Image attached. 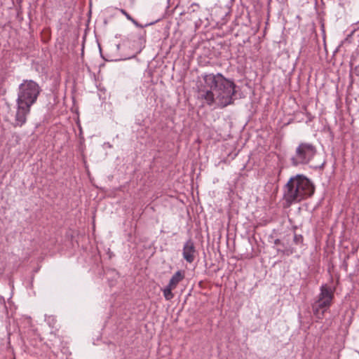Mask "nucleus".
Here are the masks:
<instances>
[{"label": "nucleus", "mask_w": 359, "mask_h": 359, "mask_svg": "<svg viewBox=\"0 0 359 359\" xmlns=\"http://www.w3.org/2000/svg\"><path fill=\"white\" fill-rule=\"evenodd\" d=\"M204 86L198 88V98L210 106L215 101L219 107H225L233 104L236 84L222 74H206L203 76Z\"/></svg>", "instance_id": "f257e3e1"}, {"label": "nucleus", "mask_w": 359, "mask_h": 359, "mask_svg": "<svg viewBox=\"0 0 359 359\" xmlns=\"http://www.w3.org/2000/svg\"><path fill=\"white\" fill-rule=\"evenodd\" d=\"M39 85L32 79H24L19 85L16 99V111L14 127H22L27 122L31 107L34 105L41 93Z\"/></svg>", "instance_id": "f03ea898"}, {"label": "nucleus", "mask_w": 359, "mask_h": 359, "mask_svg": "<svg viewBox=\"0 0 359 359\" xmlns=\"http://www.w3.org/2000/svg\"><path fill=\"white\" fill-rule=\"evenodd\" d=\"M315 187L311 181L303 175L290 177L283 188V198L288 203H298L314 194Z\"/></svg>", "instance_id": "7ed1b4c3"}, {"label": "nucleus", "mask_w": 359, "mask_h": 359, "mask_svg": "<svg viewBox=\"0 0 359 359\" xmlns=\"http://www.w3.org/2000/svg\"><path fill=\"white\" fill-rule=\"evenodd\" d=\"M320 292L312 304V310L318 319H323L325 312L331 306L334 298L333 290L327 285L320 287Z\"/></svg>", "instance_id": "20e7f679"}, {"label": "nucleus", "mask_w": 359, "mask_h": 359, "mask_svg": "<svg viewBox=\"0 0 359 359\" xmlns=\"http://www.w3.org/2000/svg\"><path fill=\"white\" fill-rule=\"evenodd\" d=\"M316 153V147L311 143L302 142L296 149L295 154L291 158L293 165L307 164Z\"/></svg>", "instance_id": "39448f33"}, {"label": "nucleus", "mask_w": 359, "mask_h": 359, "mask_svg": "<svg viewBox=\"0 0 359 359\" xmlns=\"http://www.w3.org/2000/svg\"><path fill=\"white\" fill-rule=\"evenodd\" d=\"M196 248L191 239H189L184 245L182 255L188 263H192L195 259Z\"/></svg>", "instance_id": "423d86ee"}, {"label": "nucleus", "mask_w": 359, "mask_h": 359, "mask_svg": "<svg viewBox=\"0 0 359 359\" xmlns=\"http://www.w3.org/2000/svg\"><path fill=\"white\" fill-rule=\"evenodd\" d=\"M185 278V271L179 270L176 271L172 276L171 277L168 285L170 287H172L173 288H176L177 285L184 279Z\"/></svg>", "instance_id": "0eeeda50"}, {"label": "nucleus", "mask_w": 359, "mask_h": 359, "mask_svg": "<svg viewBox=\"0 0 359 359\" xmlns=\"http://www.w3.org/2000/svg\"><path fill=\"white\" fill-rule=\"evenodd\" d=\"M275 245H280L283 246V249H278L277 251L278 252H281L283 255L286 256H290L295 252V249L291 246H285L283 243L281 242L280 239H276L274 241Z\"/></svg>", "instance_id": "6e6552de"}, {"label": "nucleus", "mask_w": 359, "mask_h": 359, "mask_svg": "<svg viewBox=\"0 0 359 359\" xmlns=\"http://www.w3.org/2000/svg\"><path fill=\"white\" fill-rule=\"evenodd\" d=\"M173 290H175V288L170 287L168 284L162 290L163 296L166 300H171L174 297V294L172 292Z\"/></svg>", "instance_id": "1a4fd4ad"}, {"label": "nucleus", "mask_w": 359, "mask_h": 359, "mask_svg": "<svg viewBox=\"0 0 359 359\" xmlns=\"http://www.w3.org/2000/svg\"><path fill=\"white\" fill-rule=\"evenodd\" d=\"M293 243L297 245H302L304 243V238L302 235L294 233L293 236Z\"/></svg>", "instance_id": "9d476101"}, {"label": "nucleus", "mask_w": 359, "mask_h": 359, "mask_svg": "<svg viewBox=\"0 0 359 359\" xmlns=\"http://www.w3.org/2000/svg\"><path fill=\"white\" fill-rule=\"evenodd\" d=\"M120 12H121L123 15H124L126 16V18L128 20H130V21L133 20V18H132V16H131L128 13H127L124 9H122V8H121V9H120Z\"/></svg>", "instance_id": "9b49d317"}, {"label": "nucleus", "mask_w": 359, "mask_h": 359, "mask_svg": "<svg viewBox=\"0 0 359 359\" xmlns=\"http://www.w3.org/2000/svg\"><path fill=\"white\" fill-rule=\"evenodd\" d=\"M354 74L359 77V64L353 69Z\"/></svg>", "instance_id": "f8f14e48"}, {"label": "nucleus", "mask_w": 359, "mask_h": 359, "mask_svg": "<svg viewBox=\"0 0 359 359\" xmlns=\"http://www.w3.org/2000/svg\"><path fill=\"white\" fill-rule=\"evenodd\" d=\"M131 22L137 27H143V26L139 24L138 22L135 20L134 18H133V20H131Z\"/></svg>", "instance_id": "ddd939ff"}, {"label": "nucleus", "mask_w": 359, "mask_h": 359, "mask_svg": "<svg viewBox=\"0 0 359 359\" xmlns=\"http://www.w3.org/2000/svg\"><path fill=\"white\" fill-rule=\"evenodd\" d=\"M140 39L142 41H145L144 37L142 36H140Z\"/></svg>", "instance_id": "4468645a"}]
</instances>
